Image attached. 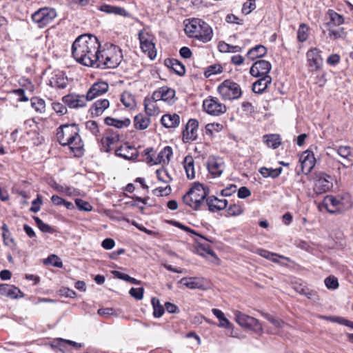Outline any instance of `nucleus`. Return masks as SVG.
<instances>
[{
    "label": "nucleus",
    "mask_w": 353,
    "mask_h": 353,
    "mask_svg": "<svg viewBox=\"0 0 353 353\" xmlns=\"http://www.w3.org/2000/svg\"><path fill=\"white\" fill-rule=\"evenodd\" d=\"M255 1L256 0H248V1H246L243 4L241 11L244 14H250L256 8Z\"/></svg>",
    "instance_id": "nucleus-59"
},
{
    "label": "nucleus",
    "mask_w": 353,
    "mask_h": 353,
    "mask_svg": "<svg viewBox=\"0 0 353 353\" xmlns=\"http://www.w3.org/2000/svg\"><path fill=\"white\" fill-rule=\"evenodd\" d=\"M99 10L107 14H113L125 17L130 16V14L124 8L119 6L103 4L99 8Z\"/></svg>",
    "instance_id": "nucleus-27"
},
{
    "label": "nucleus",
    "mask_w": 353,
    "mask_h": 353,
    "mask_svg": "<svg viewBox=\"0 0 353 353\" xmlns=\"http://www.w3.org/2000/svg\"><path fill=\"white\" fill-rule=\"evenodd\" d=\"M263 316L276 327L281 328L286 325V323L281 319L274 317L269 314H264Z\"/></svg>",
    "instance_id": "nucleus-54"
},
{
    "label": "nucleus",
    "mask_w": 353,
    "mask_h": 353,
    "mask_svg": "<svg viewBox=\"0 0 353 353\" xmlns=\"http://www.w3.org/2000/svg\"><path fill=\"white\" fill-rule=\"evenodd\" d=\"M180 283L190 289H201L203 286L202 281L197 277L183 278Z\"/></svg>",
    "instance_id": "nucleus-34"
},
{
    "label": "nucleus",
    "mask_w": 353,
    "mask_h": 353,
    "mask_svg": "<svg viewBox=\"0 0 353 353\" xmlns=\"http://www.w3.org/2000/svg\"><path fill=\"white\" fill-rule=\"evenodd\" d=\"M195 243L196 244L195 250L198 254L202 256H205L206 254H209L214 258H216L215 252L211 249L208 244L202 243L197 239H195Z\"/></svg>",
    "instance_id": "nucleus-32"
},
{
    "label": "nucleus",
    "mask_w": 353,
    "mask_h": 353,
    "mask_svg": "<svg viewBox=\"0 0 353 353\" xmlns=\"http://www.w3.org/2000/svg\"><path fill=\"white\" fill-rule=\"evenodd\" d=\"M172 155V149L170 146L165 147L159 154L157 161H153L152 158L150 159V162H153L157 164L158 163H165L168 162L170 159V157Z\"/></svg>",
    "instance_id": "nucleus-37"
},
{
    "label": "nucleus",
    "mask_w": 353,
    "mask_h": 353,
    "mask_svg": "<svg viewBox=\"0 0 353 353\" xmlns=\"http://www.w3.org/2000/svg\"><path fill=\"white\" fill-rule=\"evenodd\" d=\"M120 100L125 107L130 109H132L136 106L134 97L129 92H123L121 95Z\"/></svg>",
    "instance_id": "nucleus-42"
},
{
    "label": "nucleus",
    "mask_w": 353,
    "mask_h": 353,
    "mask_svg": "<svg viewBox=\"0 0 353 353\" xmlns=\"http://www.w3.org/2000/svg\"><path fill=\"white\" fill-rule=\"evenodd\" d=\"M144 289L143 288H132L129 294L137 300H141L143 297Z\"/></svg>",
    "instance_id": "nucleus-63"
},
{
    "label": "nucleus",
    "mask_w": 353,
    "mask_h": 353,
    "mask_svg": "<svg viewBox=\"0 0 353 353\" xmlns=\"http://www.w3.org/2000/svg\"><path fill=\"white\" fill-rule=\"evenodd\" d=\"M204 110L209 114L219 116L226 112V106L216 97H209L203 102Z\"/></svg>",
    "instance_id": "nucleus-12"
},
{
    "label": "nucleus",
    "mask_w": 353,
    "mask_h": 353,
    "mask_svg": "<svg viewBox=\"0 0 353 353\" xmlns=\"http://www.w3.org/2000/svg\"><path fill=\"white\" fill-rule=\"evenodd\" d=\"M310 27L305 23H301L297 31V39L299 42L305 41L309 36Z\"/></svg>",
    "instance_id": "nucleus-46"
},
{
    "label": "nucleus",
    "mask_w": 353,
    "mask_h": 353,
    "mask_svg": "<svg viewBox=\"0 0 353 353\" xmlns=\"http://www.w3.org/2000/svg\"><path fill=\"white\" fill-rule=\"evenodd\" d=\"M0 294L11 299L23 297V293L17 287L9 284H0Z\"/></svg>",
    "instance_id": "nucleus-21"
},
{
    "label": "nucleus",
    "mask_w": 353,
    "mask_h": 353,
    "mask_svg": "<svg viewBox=\"0 0 353 353\" xmlns=\"http://www.w3.org/2000/svg\"><path fill=\"white\" fill-rule=\"evenodd\" d=\"M57 17L55 9L44 7L39 9L32 15V21L39 28H44L51 23Z\"/></svg>",
    "instance_id": "nucleus-8"
},
{
    "label": "nucleus",
    "mask_w": 353,
    "mask_h": 353,
    "mask_svg": "<svg viewBox=\"0 0 353 353\" xmlns=\"http://www.w3.org/2000/svg\"><path fill=\"white\" fill-rule=\"evenodd\" d=\"M299 162L301 163V172L304 174H309L316 163L314 153L310 150L303 152L299 158Z\"/></svg>",
    "instance_id": "nucleus-14"
},
{
    "label": "nucleus",
    "mask_w": 353,
    "mask_h": 353,
    "mask_svg": "<svg viewBox=\"0 0 353 353\" xmlns=\"http://www.w3.org/2000/svg\"><path fill=\"white\" fill-rule=\"evenodd\" d=\"M325 286L330 290H335L339 287V282L336 277L334 276H328L325 281Z\"/></svg>",
    "instance_id": "nucleus-62"
},
{
    "label": "nucleus",
    "mask_w": 353,
    "mask_h": 353,
    "mask_svg": "<svg viewBox=\"0 0 353 353\" xmlns=\"http://www.w3.org/2000/svg\"><path fill=\"white\" fill-rule=\"evenodd\" d=\"M63 102L70 108H79L85 106L88 101L85 95L70 94L62 98Z\"/></svg>",
    "instance_id": "nucleus-17"
},
{
    "label": "nucleus",
    "mask_w": 353,
    "mask_h": 353,
    "mask_svg": "<svg viewBox=\"0 0 353 353\" xmlns=\"http://www.w3.org/2000/svg\"><path fill=\"white\" fill-rule=\"evenodd\" d=\"M243 210L241 205L239 204L231 205L228 209L227 212L229 216H239L243 213Z\"/></svg>",
    "instance_id": "nucleus-57"
},
{
    "label": "nucleus",
    "mask_w": 353,
    "mask_h": 353,
    "mask_svg": "<svg viewBox=\"0 0 353 353\" xmlns=\"http://www.w3.org/2000/svg\"><path fill=\"white\" fill-rule=\"evenodd\" d=\"M31 106L36 112L43 114L46 112V102L39 97H34L30 99Z\"/></svg>",
    "instance_id": "nucleus-44"
},
{
    "label": "nucleus",
    "mask_w": 353,
    "mask_h": 353,
    "mask_svg": "<svg viewBox=\"0 0 353 353\" xmlns=\"http://www.w3.org/2000/svg\"><path fill=\"white\" fill-rule=\"evenodd\" d=\"M267 53V48L263 45H257L251 49L247 53V57L254 60L255 59L262 57Z\"/></svg>",
    "instance_id": "nucleus-36"
},
{
    "label": "nucleus",
    "mask_w": 353,
    "mask_h": 353,
    "mask_svg": "<svg viewBox=\"0 0 353 353\" xmlns=\"http://www.w3.org/2000/svg\"><path fill=\"white\" fill-rule=\"evenodd\" d=\"M223 128V125L221 123H208L205 125V132L208 135H212L214 132H219Z\"/></svg>",
    "instance_id": "nucleus-52"
},
{
    "label": "nucleus",
    "mask_w": 353,
    "mask_h": 353,
    "mask_svg": "<svg viewBox=\"0 0 353 353\" xmlns=\"http://www.w3.org/2000/svg\"><path fill=\"white\" fill-rule=\"evenodd\" d=\"M234 314L236 322L240 326L249 329L256 333H259L263 331L262 325L256 319L239 311H234Z\"/></svg>",
    "instance_id": "nucleus-9"
},
{
    "label": "nucleus",
    "mask_w": 353,
    "mask_h": 353,
    "mask_svg": "<svg viewBox=\"0 0 353 353\" xmlns=\"http://www.w3.org/2000/svg\"><path fill=\"white\" fill-rule=\"evenodd\" d=\"M218 92L223 100L233 101L242 95L240 85L231 80H225L217 88Z\"/></svg>",
    "instance_id": "nucleus-6"
},
{
    "label": "nucleus",
    "mask_w": 353,
    "mask_h": 353,
    "mask_svg": "<svg viewBox=\"0 0 353 353\" xmlns=\"http://www.w3.org/2000/svg\"><path fill=\"white\" fill-rule=\"evenodd\" d=\"M34 220L35 223H37L38 228L42 232H49V233L52 232V228L49 225L45 223L41 219H39L37 216H34Z\"/></svg>",
    "instance_id": "nucleus-61"
},
{
    "label": "nucleus",
    "mask_w": 353,
    "mask_h": 353,
    "mask_svg": "<svg viewBox=\"0 0 353 353\" xmlns=\"http://www.w3.org/2000/svg\"><path fill=\"white\" fill-rule=\"evenodd\" d=\"M174 225L187 232H190L191 234H193L196 236H198L199 237H200L201 239H205L209 242H212V241L211 239H209L206 237H205L204 236L201 235V234H198L196 232H195L194 230H192L191 228H188V226H185L184 225H183L182 223H179V222H177V221H175L174 223Z\"/></svg>",
    "instance_id": "nucleus-56"
},
{
    "label": "nucleus",
    "mask_w": 353,
    "mask_h": 353,
    "mask_svg": "<svg viewBox=\"0 0 353 353\" xmlns=\"http://www.w3.org/2000/svg\"><path fill=\"white\" fill-rule=\"evenodd\" d=\"M100 43L95 36H79L72 46V54L75 60L85 66L94 67L99 61Z\"/></svg>",
    "instance_id": "nucleus-1"
},
{
    "label": "nucleus",
    "mask_w": 353,
    "mask_h": 353,
    "mask_svg": "<svg viewBox=\"0 0 353 353\" xmlns=\"http://www.w3.org/2000/svg\"><path fill=\"white\" fill-rule=\"evenodd\" d=\"M50 185L53 189H54L57 192L65 194L67 196L75 195L77 192L76 189H74V188L67 185H62L57 183L55 181H52Z\"/></svg>",
    "instance_id": "nucleus-41"
},
{
    "label": "nucleus",
    "mask_w": 353,
    "mask_h": 353,
    "mask_svg": "<svg viewBox=\"0 0 353 353\" xmlns=\"http://www.w3.org/2000/svg\"><path fill=\"white\" fill-rule=\"evenodd\" d=\"M96 68H115L121 62L123 54L117 46L107 43L100 50Z\"/></svg>",
    "instance_id": "nucleus-3"
},
{
    "label": "nucleus",
    "mask_w": 353,
    "mask_h": 353,
    "mask_svg": "<svg viewBox=\"0 0 353 353\" xmlns=\"http://www.w3.org/2000/svg\"><path fill=\"white\" fill-rule=\"evenodd\" d=\"M205 203L211 212L221 210L227 207L228 201L225 199H218L215 196H210L205 199Z\"/></svg>",
    "instance_id": "nucleus-26"
},
{
    "label": "nucleus",
    "mask_w": 353,
    "mask_h": 353,
    "mask_svg": "<svg viewBox=\"0 0 353 353\" xmlns=\"http://www.w3.org/2000/svg\"><path fill=\"white\" fill-rule=\"evenodd\" d=\"M77 208L81 211L90 212L92 210V206L88 203L81 199H76L74 200Z\"/></svg>",
    "instance_id": "nucleus-55"
},
{
    "label": "nucleus",
    "mask_w": 353,
    "mask_h": 353,
    "mask_svg": "<svg viewBox=\"0 0 353 353\" xmlns=\"http://www.w3.org/2000/svg\"><path fill=\"white\" fill-rule=\"evenodd\" d=\"M272 83L270 76L260 77L252 85V91L256 94L263 93Z\"/></svg>",
    "instance_id": "nucleus-25"
},
{
    "label": "nucleus",
    "mask_w": 353,
    "mask_h": 353,
    "mask_svg": "<svg viewBox=\"0 0 353 353\" xmlns=\"http://www.w3.org/2000/svg\"><path fill=\"white\" fill-rule=\"evenodd\" d=\"M329 37L332 39H343L346 36V32L343 28L338 29H332L331 27L329 28Z\"/></svg>",
    "instance_id": "nucleus-49"
},
{
    "label": "nucleus",
    "mask_w": 353,
    "mask_h": 353,
    "mask_svg": "<svg viewBox=\"0 0 353 353\" xmlns=\"http://www.w3.org/2000/svg\"><path fill=\"white\" fill-rule=\"evenodd\" d=\"M333 187L332 179L330 175L325 172H319L316 174L314 178V191L316 194H321L329 190Z\"/></svg>",
    "instance_id": "nucleus-10"
},
{
    "label": "nucleus",
    "mask_w": 353,
    "mask_h": 353,
    "mask_svg": "<svg viewBox=\"0 0 353 353\" xmlns=\"http://www.w3.org/2000/svg\"><path fill=\"white\" fill-rule=\"evenodd\" d=\"M194 159L192 156L188 155L184 158L183 167L185 170L187 177L189 179H193L195 178V171L194 165Z\"/></svg>",
    "instance_id": "nucleus-30"
},
{
    "label": "nucleus",
    "mask_w": 353,
    "mask_h": 353,
    "mask_svg": "<svg viewBox=\"0 0 353 353\" xmlns=\"http://www.w3.org/2000/svg\"><path fill=\"white\" fill-rule=\"evenodd\" d=\"M156 174L158 179L163 183H168L172 181L168 170L163 168L158 169Z\"/></svg>",
    "instance_id": "nucleus-51"
},
{
    "label": "nucleus",
    "mask_w": 353,
    "mask_h": 353,
    "mask_svg": "<svg viewBox=\"0 0 353 353\" xmlns=\"http://www.w3.org/2000/svg\"><path fill=\"white\" fill-rule=\"evenodd\" d=\"M68 77L65 74L62 72L58 71L54 72L52 77L50 80V85L54 88L64 89L68 85Z\"/></svg>",
    "instance_id": "nucleus-22"
},
{
    "label": "nucleus",
    "mask_w": 353,
    "mask_h": 353,
    "mask_svg": "<svg viewBox=\"0 0 353 353\" xmlns=\"http://www.w3.org/2000/svg\"><path fill=\"white\" fill-rule=\"evenodd\" d=\"M334 150L340 157L348 161H350L349 157H353V149L350 146L341 145L334 148Z\"/></svg>",
    "instance_id": "nucleus-48"
},
{
    "label": "nucleus",
    "mask_w": 353,
    "mask_h": 353,
    "mask_svg": "<svg viewBox=\"0 0 353 353\" xmlns=\"http://www.w3.org/2000/svg\"><path fill=\"white\" fill-rule=\"evenodd\" d=\"M119 141V137L118 134H112L111 136L102 137L101 139V150L105 152H108L112 150V146Z\"/></svg>",
    "instance_id": "nucleus-29"
},
{
    "label": "nucleus",
    "mask_w": 353,
    "mask_h": 353,
    "mask_svg": "<svg viewBox=\"0 0 353 353\" xmlns=\"http://www.w3.org/2000/svg\"><path fill=\"white\" fill-rule=\"evenodd\" d=\"M109 85L105 81L94 83L88 90L85 96L88 101L103 95L108 91Z\"/></svg>",
    "instance_id": "nucleus-16"
},
{
    "label": "nucleus",
    "mask_w": 353,
    "mask_h": 353,
    "mask_svg": "<svg viewBox=\"0 0 353 353\" xmlns=\"http://www.w3.org/2000/svg\"><path fill=\"white\" fill-rule=\"evenodd\" d=\"M57 139L61 145H68L75 156L83 154V143L79 135L78 125L71 123L59 127L57 130Z\"/></svg>",
    "instance_id": "nucleus-2"
},
{
    "label": "nucleus",
    "mask_w": 353,
    "mask_h": 353,
    "mask_svg": "<svg viewBox=\"0 0 353 353\" xmlns=\"http://www.w3.org/2000/svg\"><path fill=\"white\" fill-rule=\"evenodd\" d=\"M263 141L269 148L276 149L281 145V138L279 134H266L263 136Z\"/></svg>",
    "instance_id": "nucleus-38"
},
{
    "label": "nucleus",
    "mask_w": 353,
    "mask_h": 353,
    "mask_svg": "<svg viewBox=\"0 0 353 353\" xmlns=\"http://www.w3.org/2000/svg\"><path fill=\"white\" fill-rule=\"evenodd\" d=\"M327 15L330 17V21L327 23V26L331 27L333 26H340L344 23V19L342 15L338 14L333 10H328Z\"/></svg>",
    "instance_id": "nucleus-43"
},
{
    "label": "nucleus",
    "mask_w": 353,
    "mask_h": 353,
    "mask_svg": "<svg viewBox=\"0 0 353 353\" xmlns=\"http://www.w3.org/2000/svg\"><path fill=\"white\" fill-rule=\"evenodd\" d=\"M104 121L106 125L114 126L117 128L128 127L131 123L130 120L128 118L117 119L110 117H106Z\"/></svg>",
    "instance_id": "nucleus-33"
},
{
    "label": "nucleus",
    "mask_w": 353,
    "mask_h": 353,
    "mask_svg": "<svg viewBox=\"0 0 353 353\" xmlns=\"http://www.w3.org/2000/svg\"><path fill=\"white\" fill-rule=\"evenodd\" d=\"M171 188L170 185L165 187H159L152 190V193L157 196H168L171 193Z\"/></svg>",
    "instance_id": "nucleus-58"
},
{
    "label": "nucleus",
    "mask_w": 353,
    "mask_h": 353,
    "mask_svg": "<svg viewBox=\"0 0 353 353\" xmlns=\"http://www.w3.org/2000/svg\"><path fill=\"white\" fill-rule=\"evenodd\" d=\"M161 122L166 128H176L180 123V117L175 113L166 114L161 117Z\"/></svg>",
    "instance_id": "nucleus-28"
},
{
    "label": "nucleus",
    "mask_w": 353,
    "mask_h": 353,
    "mask_svg": "<svg viewBox=\"0 0 353 353\" xmlns=\"http://www.w3.org/2000/svg\"><path fill=\"white\" fill-rule=\"evenodd\" d=\"M85 128L89 130L93 135L98 136L99 134V129L98 124L94 121H88L85 123Z\"/></svg>",
    "instance_id": "nucleus-60"
},
{
    "label": "nucleus",
    "mask_w": 353,
    "mask_h": 353,
    "mask_svg": "<svg viewBox=\"0 0 353 353\" xmlns=\"http://www.w3.org/2000/svg\"><path fill=\"white\" fill-rule=\"evenodd\" d=\"M207 169L213 178L219 177L225 169L223 159L215 156L209 157L207 161Z\"/></svg>",
    "instance_id": "nucleus-13"
},
{
    "label": "nucleus",
    "mask_w": 353,
    "mask_h": 353,
    "mask_svg": "<svg viewBox=\"0 0 353 353\" xmlns=\"http://www.w3.org/2000/svg\"><path fill=\"white\" fill-rule=\"evenodd\" d=\"M115 154L127 160H133L137 157L136 149L130 145L121 146L115 150Z\"/></svg>",
    "instance_id": "nucleus-24"
},
{
    "label": "nucleus",
    "mask_w": 353,
    "mask_h": 353,
    "mask_svg": "<svg viewBox=\"0 0 353 353\" xmlns=\"http://www.w3.org/2000/svg\"><path fill=\"white\" fill-rule=\"evenodd\" d=\"M110 102L108 99H103L96 101L90 108V113L92 117L101 115L109 107Z\"/></svg>",
    "instance_id": "nucleus-23"
},
{
    "label": "nucleus",
    "mask_w": 353,
    "mask_h": 353,
    "mask_svg": "<svg viewBox=\"0 0 353 353\" xmlns=\"http://www.w3.org/2000/svg\"><path fill=\"white\" fill-rule=\"evenodd\" d=\"M330 214L341 213L343 210V203L342 198H338L332 195L325 196L321 206Z\"/></svg>",
    "instance_id": "nucleus-11"
},
{
    "label": "nucleus",
    "mask_w": 353,
    "mask_h": 353,
    "mask_svg": "<svg viewBox=\"0 0 353 353\" xmlns=\"http://www.w3.org/2000/svg\"><path fill=\"white\" fill-rule=\"evenodd\" d=\"M199 122L196 119H190L183 131V141L188 143L194 141L197 138Z\"/></svg>",
    "instance_id": "nucleus-18"
},
{
    "label": "nucleus",
    "mask_w": 353,
    "mask_h": 353,
    "mask_svg": "<svg viewBox=\"0 0 353 353\" xmlns=\"http://www.w3.org/2000/svg\"><path fill=\"white\" fill-rule=\"evenodd\" d=\"M222 70H223V68L221 65H219V64L211 65L206 68V70L204 72V74L206 77H209L212 75L219 74V73L222 72Z\"/></svg>",
    "instance_id": "nucleus-53"
},
{
    "label": "nucleus",
    "mask_w": 353,
    "mask_h": 353,
    "mask_svg": "<svg viewBox=\"0 0 353 353\" xmlns=\"http://www.w3.org/2000/svg\"><path fill=\"white\" fill-rule=\"evenodd\" d=\"M174 95V90L163 86L152 93V99L154 101H163L168 103H171L174 101L173 98Z\"/></svg>",
    "instance_id": "nucleus-20"
},
{
    "label": "nucleus",
    "mask_w": 353,
    "mask_h": 353,
    "mask_svg": "<svg viewBox=\"0 0 353 353\" xmlns=\"http://www.w3.org/2000/svg\"><path fill=\"white\" fill-rule=\"evenodd\" d=\"M157 101L153 100L152 96L150 99H145L144 108L145 111L148 116H154L159 113V110L155 104Z\"/></svg>",
    "instance_id": "nucleus-40"
},
{
    "label": "nucleus",
    "mask_w": 353,
    "mask_h": 353,
    "mask_svg": "<svg viewBox=\"0 0 353 353\" xmlns=\"http://www.w3.org/2000/svg\"><path fill=\"white\" fill-rule=\"evenodd\" d=\"M151 302L153 307L154 316L156 318L161 317L165 312L163 306L160 303L159 300L156 297H153L151 300Z\"/></svg>",
    "instance_id": "nucleus-47"
},
{
    "label": "nucleus",
    "mask_w": 353,
    "mask_h": 353,
    "mask_svg": "<svg viewBox=\"0 0 353 353\" xmlns=\"http://www.w3.org/2000/svg\"><path fill=\"white\" fill-rule=\"evenodd\" d=\"M150 123V119L142 114H139L134 117V125L137 130H143L146 129Z\"/></svg>",
    "instance_id": "nucleus-35"
},
{
    "label": "nucleus",
    "mask_w": 353,
    "mask_h": 353,
    "mask_svg": "<svg viewBox=\"0 0 353 353\" xmlns=\"http://www.w3.org/2000/svg\"><path fill=\"white\" fill-rule=\"evenodd\" d=\"M320 54L321 51L316 48H312L307 52V61L310 70L316 71L320 69L322 65V58Z\"/></svg>",
    "instance_id": "nucleus-19"
},
{
    "label": "nucleus",
    "mask_w": 353,
    "mask_h": 353,
    "mask_svg": "<svg viewBox=\"0 0 353 353\" xmlns=\"http://www.w3.org/2000/svg\"><path fill=\"white\" fill-rule=\"evenodd\" d=\"M282 168H267L265 167H262L259 170L260 174L265 178L271 177V178H276L278 177L282 172Z\"/></svg>",
    "instance_id": "nucleus-45"
},
{
    "label": "nucleus",
    "mask_w": 353,
    "mask_h": 353,
    "mask_svg": "<svg viewBox=\"0 0 353 353\" xmlns=\"http://www.w3.org/2000/svg\"><path fill=\"white\" fill-rule=\"evenodd\" d=\"M46 265H51L56 268H62L63 263L61 259L55 254H51L43 260Z\"/></svg>",
    "instance_id": "nucleus-50"
},
{
    "label": "nucleus",
    "mask_w": 353,
    "mask_h": 353,
    "mask_svg": "<svg viewBox=\"0 0 353 353\" xmlns=\"http://www.w3.org/2000/svg\"><path fill=\"white\" fill-rule=\"evenodd\" d=\"M52 109L58 114L63 115L67 112L66 107L61 103L54 102L52 103Z\"/></svg>",
    "instance_id": "nucleus-64"
},
{
    "label": "nucleus",
    "mask_w": 353,
    "mask_h": 353,
    "mask_svg": "<svg viewBox=\"0 0 353 353\" xmlns=\"http://www.w3.org/2000/svg\"><path fill=\"white\" fill-rule=\"evenodd\" d=\"M206 196L207 192L204 187L197 183L183 196V201L185 205L197 210L204 203Z\"/></svg>",
    "instance_id": "nucleus-5"
},
{
    "label": "nucleus",
    "mask_w": 353,
    "mask_h": 353,
    "mask_svg": "<svg viewBox=\"0 0 353 353\" xmlns=\"http://www.w3.org/2000/svg\"><path fill=\"white\" fill-rule=\"evenodd\" d=\"M212 312L219 320V323L218 325L219 327L223 328H232V323L227 318H225L224 313L221 310L214 308L212 310Z\"/></svg>",
    "instance_id": "nucleus-39"
},
{
    "label": "nucleus",
    "mask_w": 353,
    "mask_h": 353,
    "mask_svg": "<svg viewBox=\"0 0 353 353\" xmlns=\"http://www.w3.org/2000/svg\"><path fill=\"white\" fill-rule=\"evenodd\" d=\"M271 68L272 65L269 61L261 59L253 63L250 68V73L254 77L269 76L268 74Z\"/></svg>",
    "instance_id": "nucleus-15"
},
{
    "label": "nucleus",
    "mask_w": 353,
    "mask_h": 353,
    "mask_svg": "<svg viewBox=\"0 0 353 353\" xmlns=\"http://www.w3.org/2000/svg\"><path fill=\"white\" fill-rule=\"evenodd\" d=\"M139 39L142 51L146 54L150 59H155L157 51L154 42V35L147 30L143 29L139 32Z\"/></svg>",
    "instance_id": "nucleus-7"
},
{
    "label": "nucleus",
    "mask_w": 353,
    "mask_h": 353,
    "mask_svg": "<svg viewBox=\"0 0 353 353\" xmlns=\"http://www.w3.org/2000/svg\"><path fill=\"white\" fill-rule=\"evenodd\" d=\"M165 65L173 70L176 74L183 76L185 72V66L179 61L175 59L165 60Z\"/></svg>",
    "instance_id": "nucleus-31"
},
{
    "label": "nucleus",
    "mask_w": 353,
    "mask_h": 353,
    "mask_svg": "<svg viewBox=\"0 0 353 353\" xmlns=\"http://www.w3.org/2000/svg\"><path fill=\"white\" fill-rule=\"evenodd\" d=\"M186 34L203 43L210 41L212 38V29L205 21L199 19H192L185 24Z\"/></svg>",
    "instance_id": "nucleus-4"
}]
</instances>
